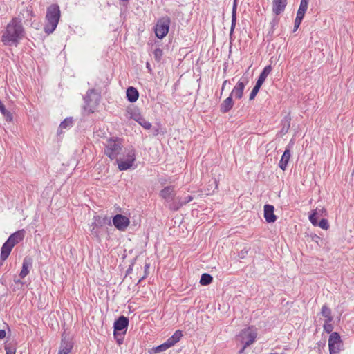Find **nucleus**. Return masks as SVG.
<instances>
[{"label":"nucleus","mask_w":354,"mask_h":354,"mask_svg":"<svg viewBox=\"0 0 354 354\" xmlns=\"http://www.w3.org/2000/svg\"><path fill=\"white\" fill-rule=\"evenodd\" d=\"M287 118V121L288 122V127H287V130H288L289 129V127H290V118Z\"/></svg>","instance_id":"nucleus-48"},{"label":"nucleus","mask_w":354,"mask_h":354,"mask_svg":"<svg viewBox=\"0 0 354 354\" xmlns=\"http://www.w3.org/2000/svg\"><path fill=\"white\" fill-rule=\"evenodd\" d=\"M158 74L160 75L163 76L165 75V71H158Z\"/></svg>","instance_id":"nucleus-47"},{"label":"nucleus","mask_w":354,"mask_h":354,"mask_svg":"<svg viewBox=\"0 0 354 354\" xmlns=\"http://www.w3.org/2000/svg\"><path fill=\"white\" fill-rule=\"evenodd\" d=\"M261 86V85H258V84L256 83L255 86L253 87V88L250 93V97H249L250 100H252L255 98Z\"/></svg>","instance_id":"nucleus-29"},{"label":"nucleus","mask_w":354,"mask_h":354,"mask_svg":"<svg viewBox=\"0 0 354 354\" xmlns=\"http://www.w3.org/2000/svg\"><path fill=\"white\" fill-rule=\"evenodd\" d=\"M213 280L212 277L207 273H204L201 275V279H200V283L203 286H207L212 283Z\"/></svg>","instance_id":"nucleus-27"},{"label":"nucleus","mask_w":354,"mask_h":354,"mask_svg":"<svg viewBox=\"0 0 354 354\" xmlns=\"http://www.w3.org/2000/svg\"><path fill=\"white\" fill-rule=\"evenodd\" d=\"M183 337L182 331L180 330H176L174 334L170 337L165 342L156 346V353L162 352L174 346L176 343L180 341Z\"/></svg>","instance_id":"nucleus-8"},{"label":"nucleus","mask_w":354,"mask_h":354,"mask_svg":"<svg viewBox=\"0 0 354 354\" xmlns=\"http://www.w3.org/2000/svg\"><path fill=\"white\" fill-rule=\"evenodd\" d=\"M90 231L93 234H94L96 236H98V234L100 233V227L98 226L93 225V223L90 225Z\"/></svg>","instance_id":"nucleus-36"},{"label":"nucleus","mask_w":354,"mask_h":354,"mask_svg":"<svg viewBox=\"0 0 354 354\" xmlns=\"http://www.w3.org/2000/svg\"><path fill=\"white\" fill-rule=\"evenodd\" d=\"M236 23V0L234 2L233 8H232V21H231V28H230V37H232L235 26Z\"/></svg>","instance_id":"nucleus-24"},{"label":"nucleus","mask_w":354,"mask_h":354,"mask_svg":"<svg viewBox=\"0 0 354 354\" xmlns=\"http://www.w3.org/2000/svg\"><path fill=\"white\" fill-rule=\"evenodd\" d=\"M132 118L134 120L138 122L142 127H143L146 129H149L151 127L150 122L147 121L145 118H143L140 114L134 113L132 115Z\"/></svg>","instance_id":"nucleus-23"},{"label":"nucleus","mask_w":354,"mask_h":354,"mask_svg":"<svg viewBox=\"0 0 354 354\" xmlns=\"http://www.w3.org/2000/svg\"><path fill=\"white\" fill-rule=\"evenodd\" d=\"M193 200V197L192 196H186L185 197H180L177 198L178 201L174 202L170 205L169 208L173 210H178L180 207L187 203H189Z\"/></svg>","instance_id":"nucleus-13"},{"label":"nucleus","mask_w":354,"mask_h":354,"mask_svg":"<svg viewBox=\"0 0 354 354\" xmlns=\"http://www.w3.org/2000/svg\"><path fill=\"white\" fill-rule=\"evenodd\" d=\"M162 64H163L164 65H166V64H168V65H169V64H170V62H169V61H167V60H166V59H165V60L163 61Z\"/></svg>","instance_id":"nucleus-44"},{"label":"nucleus","mask_w":354,"mask_h":354,"mask_svg":"<svg viewBox=\"0 0 354 354\" xmlns=\"http://www.w3.org/2000/svg\"><path fill=\"white\" fill-rule=\"evenodd\" d=\"M114 226L119 230L124 231L129 225V218L122 214H117L113 218Z\"/></svg>","instance_id":"nucleus-9"},{"label":"nucleus","mask_w":354,"mask_h":354,"mask_svg":"<svg viewBox=\"0 0 354 354\" xmlns=\"http://www.w3.org/2000/svg\"><path fill=\"white\" fill-rule=\"evenodd\" d=\"M1 113L5 117L6 121L11 122L12 120V114L10 111H7L6 108L3 109V111H1Z\"/></svg>","instance_id":"nucleus-32"},{"label":"nucleus","mask_w":354,"mask_h":354,"mask_svg":"<svg viewBox=\"0 0 354 354\" xmlns=\"http://www.w3.org/2000/svg\"><path fill=\"white\" fill-rule=\"evenodd\" d=\"M24 35L21 19L13 17L2 31L1 41L5 46H17Z\"/></svg>","instance_id":"nucleus-2"},{"label":"nucleus","mask_w":354,"mask_h":354,"mask_svg":"<svg viewBox=\"0 0 354 354\" xmlns=\"http://www.w3.org/2000/svg\"><path fill=\"white\" fill-rule=\"evenodd\" d=\"M271 71L272 67L270 65L266 66L260 73L256 83L258 84V85L262 86L268 75L270 73Z\"/></svg>","instance_id":"nucleus-22"},{"label":"nucleus","mask_w":354,"mask_h":354,"mask_svg":"<svg viewBox=\"0 0 354 354\" xmlns=\"http://www.w3.org/2000/svg\"><path fill=\"white\" fill-rule=\"evenodd\" d=\"M308 3L309 0H301L298 10L306 12L308 9Z\"/></svg>","instance_id":"nucleus-31"},{"label":"nucleus","mask_w":354,"mask_h":354,"mask_svg":"<svg viewBox=\"0 0 354 354\" xmlns=\"http://www.w3.org/2000/svg\"><path fill=\"white\" fill-rule=\"evenodd\" d=\"M84 100L86 105L91 109V108H93L98 104L99 95L94 91V90H90L87 92L84 97Z\"/></svg>","instance_id":"nucleus-10"},{"label":"nucleus","mask_w":354,"mask_h":354,"mask_svg":"<svg viewBox=\"0 0 354 354\" xmlns=\"http://www.w3.org/2000/svg\"><path fill=\"white\" fill-rule=\"evenodd\" d=\"M5 350L6 351V354H15V348L10 346V345L7 344L5 346Z\"/></svg>","instance_id":"nucleus-37"},{"label":"nucleus","mask_w":354,"mask_h":354,"mask_svg":"<svg viewBox=\"0 0 354 354\" xmlns=\"http://www.w3.org/2000/svg\"><path fill=\"white\" fill-rule=\"evenodd\" d=\"M106 217H101L100 216H96L93 218V225L98 226V227H102L106 221Z\"/></svg>","instance_id":"nucleus-28"},{"label":"nucleus","mask_w":354,"mask_h":354,"mask_svg":"<svg viewBox=\"0 0 354 354\" xmlns=\"http://www.w3.org/2000/svg\"><path fill=\"white\" fill-rule=\"evenodd\" d=\"M234 106L232 97L230 95L220 105V111L223 113H227Z\"/></svg>","instance_id":"nucleus-19"},{"label":"nucleus","mask_w":354,"mask_h":354,"mask_svg":"<svg viewBox=\"0 0 354 354\" xmlns=\"http://www.w3.org/2000/svg\"><path fill=\"white\" fill-rule=\"evenodd\" d=\"M73 120L71 118H66L63 122H61L59 128L66 129L72 125Z\"/></svg>","instance_id":"nucleus-30"},{"label":"nucleus","mask_w":354,"mask_h":354,"mask_svg":"<svg viewBox=\"0 0 354 354\" xmlns=\"http://www.w3.org/2000/svg\"><path fill=\"white\" fill-rule=\"evenodd\" d=\"M114 337L117 341V342L118 343V344H121L123 342V335L124 334H122L121 332H115L114 331Z\"/></svg>","instance_id":"nucleus-34"},{"label":"nucleus","mask_w":354,"mask_h":354,"mask_svg":"<svg viewBox=\"0 0 354 354\" xmlns=\"http://www.w3.org/2000/svg\"><path fill=\"white\" fill-rule=\"evenodd\" d=\"M317 226L324 230H327L329 227L328 222L326 219L322 218L318 223Z\"/></svg>","instance_id":"nucleus-33"},{"label":"nucleus","mask_w":354,"mask_h":354,"mask_svg":"<svg viewBox=\"0 0 354 354\" xmlns=\"http://www.w3.org/2000/svg\"><path fill=\"white\" fill-rule=\"evenodd\" d=\"M6 331L4 330H0V339H3L6 337Z\"/></svg>","instance_id":"nucleus-41"},{"label":"nucleus","mask_w":354,"mask_h":354,"mask_svg":"<svg viewBox=\"0 0 354 354\" xmlns=\"http://www.w3.org/2000/svg\"><path fill=\"white\" fill-rule=\"evenodd\" d=\"M162 198L165 199L167 201L173 200L175 196L174 188L171 186L165 187L160 192Z\"/></svg>","instance_id":"nucleus-18"},{"label":"nucleus","mask_w":354,"mask_h":354,"mask_svg":"<svg viewBox=\"0 0 354 354\" xmlns=\"http://www.w3.org/2000/svg\"><path fill=\"white\" fill-rule=\"evenodd\" d=\"M330 322H331L325 321V323L324 324V329L328 333H331L333 329V326L330 324Z\"/></svg>","instance_id":"nucleus-35"},{"label":"nucleus","mask_w":354,"mask_h":354,"mask_svg":"<svg viewBox=\"0 0 354 354\" xmlns=\"http://www.w3.org/2000/svg\"><path fill=\"white\" fill-rule=\"evenodd\" d=\"M73 348V344L70 341L62 339L58 354H69Z\"/></svg>","instance_id":"nucleus-20"},{"label":"nucleus","mask_w":354,"mask_h":354,"mask_svg":"<svg viewBox=\"0 0 354 354\" xmlns=\"http://www.w3.org/2000/svg\"><path fill=\"white\" fill-rule=\"evenodd\" d=\"M32 261L30 257H25L23 261L22 268L19 276L21 279L26 277L29 273V268L32 266Z\"/></svg>","instance_id":"nucleus-16"},{"label":"nucleus","mask_w":354,"mask_h":354,"mask_svg":"<svg viewBox=\"0 0 354 354\" xmlns=\"http://www.w3.org/2000/svg\"><path fill=\"white\" fill-rule=\"evenodd\" d=\"M301 21H300V20H298V19H295V24H294V30H293L294 32H295L298 29V28L299 27Z\"/></svg>","instance_id":"nucleus-39"},{"label":"nucleus","mask_w":354,"mask_h":354,"mask_svg":"<svg viewBox=\"0 0 354 354\" xmlns=\"http://www.w3.org/2000/svg\"><path fill=\"white\" fill-rule=\"evenodd\" d=\"M318 212H325V209L323 207H322V208L317 207L316 209L314 210L313 214H311L309 216V220L314 226H317V223H318V222H317L318 216H317V214L319 213Z\"/></svg>","instance_id":"nucleus-26"},{"label":"nucleus","mask_w":354,"mask_h":354,"mask_svg":"<svg viewBox=\"0 0 354 354\" xmlns=\"http://www.w3.org/2000/svg\"><path fill=\"white\" fill-rule=\"evenodd\" d=\"M291 156V152L289 148H286L284 151L281 158L279 163V167L283 170L285 171L286 169L288 163Z\"/></svg>","instance_id":"nucleus-17"},{"label":"nucleus","mask_w":354,"mask_h":354,"mask_svg":"<svg viewBox=\"0 0 354 354\" xmlns=\"http://www.w3.org/2000/svg\"><path fill=\"white\" fill-rule=\"evenodd\" d=\"M6 107L4 106V105L3 104V103L1 102V101L0 100V112L1 111H3V109H5Z\"/></svg>","instance_id":"nucleus-43"},{"label":"nucleus","mask_w":354,"mask_h":354,"mask_svg":"<svg viewBox=\"0 0 354 354\" xmlns=\"http://www.w3.org/2000/svg\"><path fill=\"white\" fill-rule=\"evenodd\" d=\"M104 154L111 160H116L120 171L130 169L136 160V151L133 147L125 149L119 138H111L105 144Z\"/></svg>","instance_id":"nucleus-1"},{"label":"nucleus","mask_w":354,"mask_h":354,"mask_svg":"<svg viewBox=\"0 0 354 354\" xmlns=\"http://www.w3.org/2000/svg\"><path fill=\"white\" fill-rule=\"evenodd\" d=\"M319 212V213L317 214V216H318V217H319V216H322V215H323V214L326 212V211H325V212Z\"/></svg>","instance_id":"nucleus-46"},{"label":"nucleus","mask_w":354,"mask_h":354,"mask_svg":"<svg viewBox=\"0 0 354 354\" xmlns=\"http://www.w3.org/2000/svg\"><path fill=\"white\" fill-rule=\"evenodd\" d=\"M321 314L326 318L325 321L332 322L333 316L331 310L328 307L326 304H324L322 307Z\"/></svg>","instance_id":"nucleus-25"},{"label":"nucleus","mask_w":354,"mask_h":354,"mask_svg":"<svg viewBox=\"0 0 354 354\" xmlns=\"http://www.w3.org/2000/svg\"><path fill=\"white\" fill-rule=\"evenodd\" d=\"M147 67L151 71V69L149 68V64L147 63Z\"/></svg>","instance_id":"nucleus-49"},{"label":"nucleus","mask_w":354,"mask_h":354,"mask_svg":"<svg viewBox=\"0 0 354 354\" xmlns=\"http://www.w3.org/2000/svg\"><path fill=\"white\" fill-rule=\"evenodd\" d=\"M60 19V10L57 5L52 4L46 11V23L44 27V30L47 34L52 33L59 23Z\"/></svg>","instance_id":"nucleus-3"},{"label":"nucleus","mask_w":354,"mask_h":354,"mask_svg":"<svg viewBox=\"0 0 354 354\" xmlns=\"http://www.w3.org/2000/svg\"><path fill=\"white\" fill-rule=\"evenodd\" d=\"M171 24L170 17L165 16L158 20L156 22V37L162 39L165 37L169 29Z\"/></svg>","instance_id":"nucleus-6"},{"label":"nucleus","mask_w":354,"mask_h":354,"mask_svg":"<svg viewBox=\"0 0 354 354\" xmlns=\"http://www.w3.org/2000/svg\"><path fill=\"white\" fill-rule=\"evenodd\" d=\"M342 341L339 333L333 332L328 339V346L330 354H339L341 350Z\"/></svg>","instance_id":"nucleus-7"},{"label":"nucleus","mask_w":354,"mask_h":354,"mask_svg":"<svg viewBox=\"0 0 354 354\" xmlns=\"http://www.w3.org/2000/svg\"><path fill=\"white\" fill-rule=\"evenodd\" d=\"M156 59H157L158 57L162 56V51L160 49L156 48Z\"/></svg>","instance_id":"nucleus-40"},{"label":"nucleus","mask_w":354,"mask_h":354,"mask_svg":"<svg viewBox=\"0 0 354 354\" xmlns=\"http://www.w3.org/2000/svg\"><path fill=\"white\" fill-rule=\"evenodd\" d=\"M245 253H247V252H243V251H241V254H239V257L241 258H243Z\"/></svg>","instance_id":"nucleus-45"},{"label":"nucleus","mask_w":354,"mask_h":354,"mask_svg":"<svg viewBox=\"0 0 354 354\" xmlns=\"http://www.w3.org/2000/svg\"><path fill=\"white\" fill-rule=\"evenodd\" d=\"M305 12L304 11H300V10H297V16H296V18L298 20H300V21H302L304 17V15H305Z\"/></svg>","instance_id":"nucleus-38"},{"label":"nucleus","mask_w":354,"mask_h":354,"mask_svg":"<svg viewBox=\"0 0 354 354\" xmlns=\"http://www.w3.org/2000/svg\"><path fill=\"white\" fill-rule=\"evenodd\" d=\"M126 95L128 100L131 102H135L139 97L138 91L133 86L127 89Z\"/></svg>","instance_id":"nucleus-21"},{"label":"nucleus","mask_w":354,"mask_h":354,"mask_svg":"<svg viewBox=\"0 0 354 354\" xmlns=\"http://www.w3.org/2000/svg\"><path fill=\"white\" fill-rule=\"evenodd\" d=\"M227 84H230V82L227 80H225L222 84L221 91H223L225 88H226Z\"/></svg>","instance_id":"nucleus-42"},{"label":"nucleus","mask_w":354,"mask_h":354,"mask_svg":"<svg viewBox=\"0 0 354 354\" xmlns=\"http://www.w3.org/2000/svg\"><path fill=\"white\" fill-rule=\"evenodd\" d=\"M264 218L268 223H274L277 220V216L274 214V207L272 205H264Z\"/></svg>","instance_id":"nucleus-15"},{"label":"nucleus","mask_w":354,"mask_h":354,"mask_svg":"<svg viewBox=\"0 0 354 354\" xmlns=\"http://www.w3.org/2000/svg\"><path fill=\"white\" fill-rule=\"evenodd\" d=\"M25 236V230H21L12 234L3 244L1 249V260L4 261L10 255L15 245L21 242Z\"/></svg>","instance_id":"nucleus-4"},{"label":"nucleus","mask_w":354,"mask_h":354,"mask_svg":"<svg viewBox=\"0 0 354 354\" xmlns=\"http://www.w3.org/2000/svg\"><path fill=\"white\" fill-rule=\"evenodd\" d=\"M257 336V330L254 326H250L244 328L240 333L239 337L241 343L244 344L240 352H243L244 349L253 344Z\"/></svg>","instance_id":"nucleus-5"},{"label":"nucleus","mask_w":354,"mask_h":354,"mask_svg":"<svg viewBox=\"0 0 354 354\" xmlns=\"http://www.w3.org/2000/svg\"><path fill=\"white\" fill-rule=\"evenodd\" d=\"M245 84L243 82L239 81L236 86L232 89L230 96H234L236 99H241L243 95V91L245 88Z\"/></svg>","instance_id":"nucleus-14"},{"label":"nucleus","mask_w":354,"mask_h":354,"mask_svg":"<svg viewBox=\"0 0 354 354\" xmlns=\"http://www.w3.org/2000/svg\"><path fill=\"white\" fill-rule=\"evenodd\" d=\"M287 5V0H273L272 1V12L279 15L282 13Z\"/></svg>","instance_id":"nucleus-12"},{"label":"nucleus","mask_w":354,"mask_h":354,"mask_svg":"<svg viewBox=\"0 0 354 354\" xmlns=\"http://www.w3.org/2000/svg\"><path fill=\"white\" fill-rule=\"evenodd\" d=\"M129 324V319L124 316H120L114 323V331L124 334Z\"/></svg>","instance_id":"nucleus-11"}]
</instances>
